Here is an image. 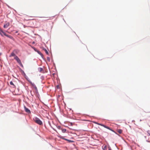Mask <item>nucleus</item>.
<instances>
[{
	"label": "nucleus",
	"instance_id": "obj_1",
	"mask_svg": "<svg viewBox=\"0 0 150 150\" xmlns=\"http://www.w3.org/2000/svg\"><path fill=\"white\" fill-rule=\"evenodd\" d=\"M33 120L37 124L42 125V122L41 121L40 119L37 117H35L33 119Z\"/></svg>",
	"mask_w": 150,
	"mask_h": 150
},
{
	"label": "nucleus",
	"instance_id": "obj_2",
	"mask_svg": "<svg viewBox=\"0 0 150 150\" xmlns=\"http://www.w3.org/2000/svg\"><path fill=\"white\" fill-rule=\"evenodd\" d=\"M14 59L17 61V62L22 67H23V65L22 64L20 59L17 56H15V57H14Z\"/></svg>",
	"mask_w": 150,
	"mask_h": 150
},
{
	"label": "nucleus",
	"instance_id": "obj_3",
	"mask_svg": "<svg viewBox=\"0 0 150 150\" xmlns=\"http://www.w3.org/2000/svg\"><path fill=\"white\" fill-rule=\"evenodd\" d=\"M98 125H100L101 126H102L103 127H104L105 128H106L108 129H109L110 130H111V131L114 132H115L114 131V130H112V129H110L109 127L107 126H106L105 125H104L103 124H100V123H98L97 124Z\"/></svg>",
	"mask_w": 150,
	"mask_h": 150
},
{
	"label": "nucleus",
	"instance_id": "obj_4",
	"mask_svg": "<svg viewBox=\"0 0 150 150\" xmlns=\"http://www.w3.org/2000/svg\"><path fill=\"white\" fill-rule=\"evenodd\" d=\"M9 25L10 23L9 22H7L4 24V28H6L9 26Z\"/></svg>",
	"mask_w": 150,
	"mask_h": 150
},
{
	"label": "nucleus",
	"instance_id": "obj_5",
	"mask_svg": "<svg viewBox=\"0 0 150 150\" xmlns=\"http://www.w3.org/2000/svg\"><path fill=\"white\" fill-rule=\"evenodd\" d=\"M24 108H25V111L26 112H27L28 113H30V112H31L28 109L26 108L25 106L24 107Z\"/></svg>",
	"mask_w": 150,
	"mask_h": 150
},
{
	"label": "nucleus",
	"instance_id": "obj_6",
	"mask_svg": "<svg viewBox=\"0 0 150 150\" xmlns=\"http://www.w3.org/2000/svg\"><path fill=\"white\" fill-rule=\"evenodd\" d=\"M4 35L10 38V39H13V38L12 36L10 35H7L6 33H5L4 34Z\"/></svg>",
	"mask_w": 150,
	"mask_h": 150
},
{
	"label": "nucleus",
	"instance_id": "obj_7",
	"mask_svg": "<svg viewBox=\"0 0 150 150\" xmlns=\"http://www.w3.org/2000/svg\"><path fill=\"white\" fill-rule=\"evenodd\" d=\"M17 56L16 55V54H15V53H14V52H12L11 53V54H10V57H12V56H14V57H15V56Z\"/></svg>",
	"mask_w": 150,
	"mask_h": 150
},
{
	"label": "nucleus",
	"instance_id": "obj_8",
	"mask_svg": "<svg viewBox=\"0 0 150 150\" xmlns=\"http://www.w3.org/2000/svg\"><path fill=\"white\" fill-rule=\"evenodd\" d=\"M107 146L106 145H105L102 146V149L103 150H106L107 149Z\"/></svg>",
	"mask_w": 150,
	"mask_h": 150
},
{
	"label": "nucleus",
	"instance_id": "obj_9",
	"mask_svg": "<svg viewBox=\"0 0 150 150\" xmlns=\"http://www.w3.org/2000/svg\"><path fill=\"white\" fill-rule=\"evenodd\" d=\"M38 71L40 72H42V71H43V69L42 68H39L38 69Z\"/></svg>",
	"mask_w": 150,
	"mask_h": 150
},
{
	"label": "nucleus",
	"instance_id": "obj_10",
	"mask_svg": "<svg viewBox=\"0 0 150 150\" xmlns=\"http://www.w3.org/2000/svg\"><path fill=\"white\" fill-rule=\"evenodd\" d=\"M117 132L120 134L122 133V130L121 129H119L117 130Z\"/></svg>",
	"mask_w": 150,
	"mask_h": 150
},
{
	"label": "nucleus",
	"instance_id": "obj_11",
	"mask_svg": "<svg viewBox=\"0 0 150 150\" xmlns=\"http://www.w3.org/2000/svg\"><path fill=\"white\" fill-rule=\"evenodd\" d=\"M43 50L45 51V52L47 54H49L48 52L47 51V50L46 49L43 48Z\"/></svg>",
	"mask_w": 150,
	"mask_h": 150
},
{
	"label": "nucleus",
	"instance_id": "obj_12",
	"mask_svg": "<svg viewBox=\"0 0 150 150\" xmlns=\"http://www.w3.org/2000/svg\"><path fill=\"white\" fill-rule=\"evenodd\" d=\"M10 83V85L13 86L14 87H16L14 85V84L12 81H11Z\"/></svg>",
	"mask_w": 150,
	"mask_h": 150
},
{
	"label": "nucleus",
	"instance_id": "obj_13",
	"mask_svg": "<svg viewBox=\"0 0 150 150\" xmlns=\"http://www.w3.org/2000/svg\"><path fill=\"white\" fill-rule=\"evenodd\" d=\"M62 132L63 133H65L66 131V129H62Z\"/></svg>",
	"mask_w": 150,
	"mask_h": 150
},
{
	"label": "nucleus",
	"instance_id": "obj_14",
	"mask_svg": "<svg viewBox=\"0 0 150 150\" xmlns=\"http://www.w3.org/2000/svg\"><path fill=\"white\" fill-rule=\"evenodd\" d=\"M3 33L4 34L5 33L1 29H0V33Z\"/></svg>",
	"mask_w": 150,
	"mask_h": 150
},
{
	"label": "nucleus",
	"instance_id": "obj_15",
	"mask_svg": "<svg viewBox=\"0 0 150 150\" xmlns=\"http://www.w3.org/2000/svg\"><path fill=\"white\" fill-rule=\"evenodd\" d=\"M61 138H62V139H64V140H66L68 141H69V142H71V141H70V140H69L67 139H66L64 138L63 137H61Z\"/></svg>",
	"mask_w": 150,
	"mask_h": 150
},
{
	"label": "nucleus",
	"instance_id": "obj_16",
	"mask_svg": "<svg viewBox=\"0 0 150 150\" xmlns=\"http://www.w3.org/2000/svg\"><path fill=\"white\" fill-rule=\"evenodd\" d=\"M47 60H48L49 61H50V58L49 57H47Z\"/></svg>",
	"mask_w": 150,
	"mask_h": 150
},
{
	"label": "nucleus",
	"instance_id": "obj_17",
	"mask_svg": "<svg viewBox=\"0 0 150 150\" xmlns=\"http://www.w3.org/2000/svg\"><path fill=\"white\" fill-rule=\"evenodd\" d=\"M108 150H112L110 147V146L108 147Z\"/></svg>",
	"mask_w": 150,
	"mask_h": 150
},
{
	"label": "nucleus",
	"instance_id": "obj_18",
	"mask_svg": "<svg viewBox=\"0 0 150 150\" xmlns=\"http://www.w3.org/2000/svg\"><path fill=\"white\" fill-rule=\"evenodd\" d=\"M34 85L35 86L34 88H35V89H36V90L37 89V87Z\"/></svg>",
	"mask_w": 150,
	"mask_h": 150
},
{
	"label": "nucleus",
	"instance_id": "obj_19",
	"mask_svg": "<svg viewBox=\"0 0 150 150\" xmlns=\"http://www.w3.org/2000/svg\"><path fill=\"white\" fill-rule=\"evenodd\" d=\"M50 19V18H49V19H48V20H49V19Z\"/></svg>",
	"mask_w": 150,
	"mask_h": 150
},
{
	"label": "nucleus",
	"instance_id": "obj_20",
	"mask_svg": "<svg viewBox=\"0 0 150 150\" xmlns=\"http://www.w3.org/2000/svg\"><path fill=\"white\" fill-rule=\"evenodd\" d=\"M149 135L150 136V134H149Z\"/></svg>",
	"mask_w": 150,
	"mask_h": 150
}]
</instances>
